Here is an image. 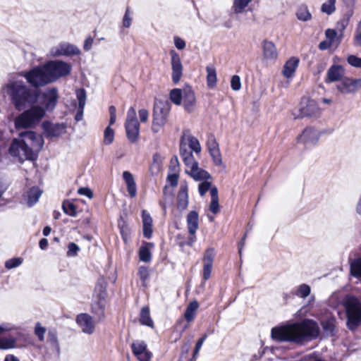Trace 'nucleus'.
<instances>
[{
  "mask_svg": "<svg viewBox=\"0 0 361 361\" xmlns=\"http://www.w3.org/2000/svg\"><path fill=\"white\" fill-rule=\"evenodd\" d=\"M185 173L190 176L196 181H207V180L212 178V176L209 174V173L204 169L199 168V165L197 166V169H194L193 171H190L185 170Z\"/></svg>",
  "mask_w": 361,
  "mask_h": 361,
  "instance_id": "nucleus-27",
  "label": "nucleus"
},
{
  "mask_svg": "<svg viewBox=\"0 0 361 361\" xmlns=\"http://www.w3.org/2000/svg\"><path fill=\"white\" fill-rule=\"evenodd\" d=\"M171 110V104L166 99H155L153 107L152 130L157 133L166 123Z\"/></svg>",
  "mask_w": 361,
  "mask_h": 361,
  "instance_id": "nucleus-7",
  "label": "nucleus"
},
{
  "mask_svg": "<svg viewBox=\"0 0 361 361\" xmlns=\"http://www.w3.org/2000/svg\"><path fill=\"white\" fill-rule=\"evenodd\" d=\"M209 154L212 158L214 164L216 166H220L222 164V159H221V156L219 149L212 150V152H209Z\"/></svg>",
  "mask_w": 361,
  "mask_h": 361,
  "instance_id": "nucleus-57",
  "label": "nucleus"
},
{
  "mask_svg": "<svg viewBox=\"0 0 361 361\" xmlns=\"http://www.w3.org/2000/svg\"><path fill=\"white\" fill-rule=\"evenodd\" d=\"M106 286L107 284L104 277L98 279L94 288L97 298L105 299L106 296Z\"/></svg>",
  "mask_w": 361,
  "mask_h": 361,
  "instance_id": "nucleus-32",
  "label": "nucleus"
},
{
  "mask_svg": "<svg viewBox=\"0 0 361 361\" xmlns=\"http://www.w3.org/2000/svg\"><path fill=\"white\" fill-rule=\"evenodd\" d=\"M140 322L142 325L149 327H154V322L150 316L149 308L145 306L141 309L140 314Z\"/></svg>",
  "mask_w": 361,
  "mask_h": 361,
  "instance_id": "nucleus-30",
  "label": "nucleus"
},
{
  "mask_svg": "<svg viewBox=\"0 0 361 361\" xmlns=\"http://www.w3.org/2000/svg\"><path fill=\"white\" fill-rule=\"evenodd\" d=\"M207 334H204L201 338H200L197 340V341L195 344V349L193 350V354H192L193 358L196 357L197 355H198L199 351L201 349V348H202L204 341L207 339Z\"/></svg>",
  "mask_w": 361,
  "mask_h": 361,
  "instance_id": "nucleus-55",
  "label": "nucleus"
},
{
  "mask_svg": "<svg viewBox=\"0 0 361 361\" xmlns=\"http://www.w3.org/2000/svg\"><path fill=\"white\" fill-rule=\"evenodd\" d=\"M23 263L21 257H13L5 262V267L8 269H11L19 267Z\"/></svg>",
  "mask_w": 361,
  "mask_h": 361,
  "instance_id": "nucleus-48",
  "label": "nucleus"
},
{
  "mask_svg": "<svg viewBox=\"0 0 361 361\" xmlns=\"http://www.w3.org/2000/svg\"><path fill=\"white\" fill-rule=\"evenodd\" d=\"M114 139V131L110 126H107L104 132V143L109 145L113 142Z\"/></svg>",
  "mask_w": 361,
  "mask_h": 361,
  "instance_id": "nucleus-45",
  "label": "nucleus"
},
{
  "mask_svg": "<svg viewBox=\"0 0 361 361\" xmlns=\"http://www.w3.org/2000/svg\"><path fill=\"white\" fill-rule=\"evenodd\" d=\"M76 323L82 329V331L87 334H92L94 331V324L92 317L87 313L79 314L76 317Z\"/></svg>",
  "mask_w": 361,
  "mask_h": 361,
  "instance_id": "nucleus-16",
  "label": "nucleus"
},
{
  "mask_svg": "<svg viewBox=\"0 0 361 361\" xmlns=\"http://www.w3.org/2000/svg\"><path fill=\"white\" fill-rule=\"evenodd\" d=\"M171 57L172 68V80L174 84H177L183 75V65L179 54L174 50L170 51Z\"/></svg>",
  "mask_w": 361,
  "mask_h": 361,
  "instance_id": "nucleus-15",
  "label": "nucleus"
},
{
  "mask_svg": "<svg viewBox=\"0 0 361 361\" xmlns=\"http://www.w3.org/2000/svg\"><path fill=\"white\" fill-rule=\"evenodd\" d=\"M183 90L174 88L170 91V100L176 105H180L183 100Z\"/></svg>",
  "mask_w": 361,
  "mask_h": 361,
  "instance_id": "nucleus-37",
  "label": "nucleus"
},
{
  "mask_svg": "<svg viewBox=\"0 0 361 361\" xmlns=\"http://www.w3.org/2000/svg\"><path fill=\"white\" fill-rule=\"evenodd\" d=\"M51 83L58 79L68 75L72 71L71 63L62 60H51L45 63Z\"/></svg>",
  "mask_w": 361,
  "mask_h": 361,
  "instance_id": "nucleus-8",
  "label": "nucleus"
},
{
  "mask_svg": "<svg viewBox=\"0 0 361 361\" xmlns=\"http://www.w3.org/2000/svg\"><path fill=\"white\" fill-rule=\"evenodd\" d=\"M118 228L120 230L121 235L124 241H126L129 235V228L126 222L123 220H120L118 224Z\"/></svg>",
  "mask_w": 361,
  "mask_h": 361,
  "instance_id": "nucleus-46",
  "label": "nucleus"
},
{
  "mask_svg": "<svg viewBox=\"0 0 361 361\" xmlns=\"http://www.w3.org/2000/svg\"><path fill=\"white\" fill-rule=\"evenodd\" d=\"M76 97L78 101V106L84 108L86 102V92L85 89L80 88L77 90Z\"/></svg>",
  "mask_w": 361,
  "mask_h": 361,
  "instance_id": "nucleus-50",
  "label": "nucleus"
},
{
  "mask_svg": "<svg viewBox=\"0 0 361 361\" xmlns=\"http://www.w3.org/2000/svg\"><path fill=\"white\" fill-rule=\"evenodd\" d=\"M347 61L351 66L361 68V58L351 54L347 57Z\"/></svg>",
  "mask_w": 361,
  "mask_h": 361,
  "instance_id": "nucleus-51",
  "label": "nucleus"
},
{
  "mask_svg": "<svg viewBox=\"0 0 361 361\" xmlns=\"http://www.w3.org/2000/svg\"><path fill=\"white\" fill-rule=\"evenodd\" d=\"M47 343L56 350V351L60 353V345L58 341L57 333L55 330H49L47 334Z\"/></svg>",
  "mask_w": 361,
  "mask_h": 361,
  "instance_id": "nucleus-36",
  "label": "nucleus"
},
{
  "mask_svg": "<svg viewBox=\"0 0 361 361\" xmlns=\"http://www.w3.org/2000/svg\"><path fill=\"white\" fill-rule=\"evenodd\" d=\"M138 274L142 281H145L149 279V272L146 267L141 266L138 269Z\"/></svg>",
  "mask_w": 361,
  "mask_h": 361,
  "instance_id": "nucleus-61",
  "label": "nucleus"
},
{
  "mask_svg": "<svg viewBox=\"0 0 361 361\" xmlns=\"http://www.w3.org/2000/svg\"><path fill=\"white\" fill-rule=\"evenodd\" d=\"M263 56L266 59H274L277 57V51L274 44L264 40L262 42Z\"/></svg>",
  "mask_w": 361,
  "mask_h": 361,
  "instance_id": "nucleus-26",
  "label": "nucleus"
},
{
  "mask_svg": "<svg viewBox=\"0 0 361 361\" xmlns=\"http://www.w3.org/2000/svg\"><path fill=\"white\" fill-rule=\"evenodd\" d=\"M169 169L173 172L179 171V161L177 156H173L170 161Z\"/></svg>",
  "mask_w": 361,
  "mask_h": 361,
  "instance_id": "nucleus-62",
  "label": "nucleus"
},
{
  "mask_svg": "<svg viewBox=\"0 0 361 361\" xmlns=\"http://www.w3.org/2000/svg\"><path fill=\"white\" fill-rule=\"evenodd\" d=\"M214 256L215 250L214 248L209 247L207 249L203 259L204 264H213Z\"/></svg>",
  "mask_w": 361,
  "mask_h": 361,
  "instance_id": "nucleus-49",
  "label": "nucleus"
},
{
  "mask_svg": "<svg viewBox=\"0 0 361 361\" xmlns=\"http://www.w3.org/2000/svg\"><path fill=\"white\" fill-rule=\"evenodd\" d=\"M231 87L233 90L238 91L241 88L240 78L238 75H234L231 80Z\"/></svg>",
  "mask_w": 361,
  "mask_h": 361,
  "instance_id": "nucleus-58",
  "label": "nucleus"
},
{
  "mask_svg": "<svg viewBox=\"0 0 361 361\" xmlns=\"http://www.w3.org/2000/svg\"><path fill=\"white\" fill-rule=\"evenodd\" d=\"M45 332L46 329L42 326L39 323H37L35 327V334L40 341H44Z\"/></svg>",
  "mask_w": 361,
  "mask_h": 361,
  "instance_id": "nucleus-56",
  "label": "nucleus"
},
{
  "mask_svg": "<svg viewBox=\"0 0 361 361\" xmlns=\"http://www.w3.org/2000/svg\"><path fill=\"white\" fill-rule=\"evenodd\" d=\"M319 334L317 322L313 319H305L300 322L272 328L271 336L278 342L302 344L305 341L316 338Z\"/></svg>",
  "mask_w": 361,
  "mask_h": 361,
  "instance_id": "nucleus-1",
  "label": "nucleus"
},
{
  "mask_svg": "<svg viewBox=\"0 0 361 361\" xmlns=\"http://www.w3.org/2000/svg\"><path fill=\"white\" fill-rule=\"evenodd\" d=\"M178 172H174L172 174H169L167 176V180L170 183L172 187H176L178 183Z\"/></svg>",
  "mask_w": 361,
  "mask_h": 361,
  "instance_id": "nucleus-64",
  "label": "nucleus"
},
{
  "mask_svg": "<svg viewBox=\"0 0 361 361\" xmlns=\"http://www.w3.org/2000/svg\"><path fill=\"white\" fill-rule=\"evenodd\" d=\"M2 90L8 96L11 104L18 111H22L37 104L41 96V90L33 89L23 80L14 78H9Z\"/></svg>",
  "mask_w": 361,
  "mask_h": 361,
  "instance_id": "nucleus-3",
  "label": "nucleus"
},
{
  "mask_svg": "<svg viewBox=\"0 0 361 361\" xmlns=\"http://www.w3.org/2000/svg\"><path fill=\"white\" fill-rule=\"evenodd\" d=\"M16 340L14 338H4L1 339L0 348L7 349L11 348L15 346Z\"/></svg>",
  "mask_w": 361,
  "mask_h": 361,
  "instance_id": "nucleus-54",
  "label": "nucleus"
},
{
  "mask_svg": "<svg viewBox=\"0 0 361 361\" xmlns=\"http://www.w3.org/2000/svg\"><path fill=\"white\" fill-rule=\"evenodd\" d=\"M183 101L185 109L188 112L192 111L195 104V95L190 87L183 88Z\"/></svg>",
  "mask_w": 361,
  "mask_h": 361,
  "instance_id": "nucleus-18",
  "label": "nucleus"
},
{
  "mask_svg": "<svg viewBox=\"0 0 361 361\" xmlns=\"http://www.w3.org/2000/svg\"><path fill=\"white\" fill-rule=\"evenodd\" d=\"M15 119V126L18 129L34 127L44 117L46 113L44 108L39 105L33 104Z\"/></svg>",
  "mask_w": 361,
  "mask_h": 361,
  "instance_id": "nucleus-6",
  "label": "nucleus"
},
{
  "mask_svg": "<svg viewBox=\"0 0 361 361\" xmlns=\"http://www.w3.org/2000/svg\"><path fill=\"white\" fill-rule=\"evenodd\" d=\"M62 209L63 212L71 216H76V206L71 201L66 200L62 203Z\"/></svg>",
  "mask_w": 361,
  "mask_h": 361,
  "instance_id": "nucleus-40",
  "label": "nucleus"
},
{
  "mask_svg": "<svg viewBox=\"0 0 361 361\" xmlns=\"http://www.w3.org/2000/svg\"><path fill=\"white\" fill-rule=\"evenodd\" d=\"M252 0H233L231 10L235 14L242 13Z\"/></svg>",
  "mask_w": 361,
  "mask_h": 361,
  "instance_id": "nucleus-35",
  "label": "nucleus"
},
{
  "mask_svg": "<svg viewBox=\"0 0 361 361\" xmlns=\"http://www.w3.org/2000/svg\"><path fill=\"white\" fill-rule=\"evenodd\" d=\"M142 219L143 235L145 238L150 239L152 236V218L148 212L142 210Z\"/></svg>",
  "mask_w": 361,
  "mask_h": 361,
  "instance_id": "nucleus-21",
  "label": "nucleus"
},
{
  "mask_svg": "<svg viewBox=\"0 0 361 361\" xmlns=\"http://www.w3.org/2000/svg\"><path fill=\"white\" fill-rule=\"evenodd\" d=\"M212 183L209 181H203L199 184L198 190L201 196H204L210 189Z\"/></svg>",
  "mask_w": 361,
  "mask_h": 361,
  "instance_id": "nucleus-59",
  "label": "nucleus"
},
{
  "mask_svg": "<svg viewBox=\"0 0 361 361\" xmlns=\"http://www.w3.org/2000/svg\"><path fill=\"white\" fill-rule=\"evenodd\" d=\"M199 307L197 301L194 300L189 303L184 313L185 319L188 322H190L195 318V312Z\"/></svg>",
  "mask_w": 361,
  "mask_h": 361,
  "instance_id": "nucleus-33",
  "label": "nucleus"
},
{
  "mask_svg": "<svg viewBox=\"0 0 361 361\" xmlns=\"http://www.w3.org/2000/svg\"><path fill=\"white\" fill-rule=\"evenodd\" d=\"M42 128L44 136L48 139L57 137L66 132V124L65 123H52L44 121L42 123Z\"/></svg>",
  "mask_w": 361,
  "mask_h": 361,
  "instance_id": "nucleus-11",
  "label": "nucleus"
},
{
  "mask_svg": "<svg viewBox=\"0 0 361 361\" xmlns=\"http://www.w3.org/2000/svg\"><path fill=\"white\" fill-rule=\"evenodd\" d=\"M343 68L340 65H332L326 73L325 79L326 83H331L336 81H341L343 75Z\"/></svg>",
  "mask_w": 361,
  "mask_h": 361,
  "instance_id": "nucleus-20",
  "label": "nucleus"
},
{
  "mask_svg": "<svg viewBox=\"0 0 361 361\" xmlns=\"http://www.w3.org/2000/svg\"><path fill=\"white\" fill-rule=\"evenodd\" d=\"M152 243L145 242L139 250L140 260L143 262H149L152 260V253L149 247H153Z\"/></svg>",
  "mask_w": 361,
  "mask_h": 361,
  "instance_id": "nucleus-28",
  "label": "nucleus"
},
{
  "mask_svg": "<svg viewBox=\"0 0 361 361\" xmlns=\"http://www.w3.org/2000/svg\"><path fill=\"white\" fill-rule=\"evenodd\" d=\"M319 108L317 102L313 99L303 97L299 104L298 114L295 118H317L319 115Z\"/></svg>",
  "mask_w": 361,
  "mask_h": 361,
  "instance_id": "nucleus-9",
  "label": "nucleus"
},
{
  "mask_svg": "<svg viewBox=\"0 0 361 361\" xmlns=\"http://www.w3.org/2000/svg\"><path fill=\"white\" fill-rule=\"evenodd\" d=\"M138 122L137 114L133 106H130L128 111L125 123Z\"/></svg>",
  "mask_w": 361,
  "mask_h": 361,
  "instance_id": "nucleus-53",
  "label": "nucleus"
},
{
  "mask_svg": "<svg viewBox=\"0 0 361 361\" xmlns=\"http://www.w3.org/2000/svg\"><path fill=\"white\" fill-rule=\"evenodd\" d=\"M42 190L38 187H32L27 190V204L28 207H31L38 202L40 196L42 195Z\"/></svg>",
  "mask_w": 361,
  "mask_h": 361,
  "instance_id": "nucleus-29",
  "label": "nucleus"
},
{
  "mask_svg": "<svg viewBox=\"0 0 361 361\" xmlns=\"http://www.w3.org/2000/svg\"><path fill=\"white\" fill-rule=\"evenodd\" d=\"M139 361H150L152 357V353L147 350L138 355H135Z\"/></svg>",
  "mask_w": 361,
  "mask_h": 361,
  "instance_id": "nucleus-60",
  "label": "nucleus"
},
{
  "mask_svg": "<svg viewBox=\"0 0 361 361\" xmlns=\"http://www.w3.org/2000/svg\"><path fill=\"white\" fill-rule=\"evenodd\" d=\"M343 305L345 310L346 326L354 331L361 325V303L356 297L348 295L343 300Z\"/></svg>",
  "mask_w": 361,
  "mask_h": 361,
  "instance_id": "nucleus-4",
  "label": "nucleus"
},
{
  "mask_svg": "<svg viewBox=\"0 0 361 361\" xmlns=\"http://www.w3.org/2000/svg\"><path fill=\"white\" fill-rule=\"evenodd\" d=\"M40 97H42V104L41 106L44 109L45 113L47 111L52 112L55 109L59 99L58 89L55 87H50L42 94L41 93Z\"/></svg>",
  "mask_w": 361,
  "mask_h": 361,
  "instance_id": "nucleus-10",
  "label": "nucleus"
},
{
  "mask_svg": "<svg viewBox=\"0 0 361 361\" xmlns=\"http://www.w3.org/2000/svg\"><path fill=\"white\" fill-rule=\"evenodd\" d=\"M51 53L54 56H78L80 54L81 51L76 45L68 42H62L52 48Z\"/></svg>",
  "mask_w": 361,
  "mask_h": 361,
  "instance_id": "nucleus-13",
  "label": "nucleus"
},
{
  "mask_svg": "<svg viewBox=\"0 0 361 361\" xmlns=\"http://www.w3.org/2000/svg\"><path fill=\"white\" fill-rule=\"evenodd\" d=\"M336 88L343 94H355L361 88V78L345 77L337 84Z\"/></svg>",
  "mask_w": 361,
  "mask_h": 361,
  "instance_id": "nucleus-12",
  "label": "nucleus"
},
{
  "mask_svg": "<svg viewBox=\"0 0 361 361\" xmlns=\"http://www.w3.org/2000/svg\"><path fill=\"white\" fill-rule=\"evenodd\" d=\"M183 161L186 166L190 167V171L197 169L199 165L198 162L195 160L193 155H192V157H184Z\"/></svg>",
  "mask_w": 361,
  "mask_h": 361,
  "instance_id": "nucleus-52",
  "label": "nucleus"
},
{
  "mask_svg": "<svg viewBox=\"0 0 361 361\" xmlns=\"http://www.w3.org/2000/svg\"><path fill=\"white\" fill-rule=\"evenodd\" d=\"M207 72V84L209 88H214L217 82L216 71L213 66H207L206 67Z\"/></svg>",
  "mask_w": 361,
  "mask_h": 361,
  "instance_id": "nucleus-31",
  "label": "nucleus"
},
{
  "mask_svg": "<svg viewBox=\"0 0 361 361\" xmlns=\"http://www.w3.org/2000/svg\"><path fill=\"white\" fill-rule=\"evenodd\" d=\"M131 349L134 355H138L147 350V345L144 341H135L132 343Z\"/></svg>",
  "mask_w": 361,
  "mask_h": 361,
  "instance_id": "nucleus-39",
  "label": "nucleus"
},
{
  "mask_svg": "<svg viewBox=\"0 0 361 361\" xmlns=\"http://www.w3.org/2000/svg\"><path fill=\"white\" fill-rule=\"evenodd\" d=\"M322 326L324 331L327 336H333L336 334V326L334 320L326 319L322 322Z\"/></svg>",
  "mask_w": 361,
  "mask_h": 361,
  "instance_id": "nucleus-38",
  "label": "nucleus"
},
{
  "mask_svg": "<svg viewBox=\"0 0 361 361\" xmlns=\"http://www.w3.org/2000/svg\"><path fill=\"white\" fill-rule=\"evenodd\" d=\"M188 140L189 147L192 151L195 152V153H200L201 152V146L200 142L196 137L189 135L188 136Z\"/></svg>",
  "mask_w": 361,
  "mask_h": 361,
  "instance_id": "nucleus-44",
  "label": "nucleus"
},
{
  "mask_svg": "<svg viewBox=\"0 0 361 361\" xmlns=\"http://www.w3.org/2000/svg\"><path fill=\"white\" fill-rule=\"evenodd\" d=\"M80 247L75 243L71 242L68 245L66 255L68 257H76L80 251Z\"/></svg>",
  "mask_w": 361,
  "mask_h": 361,
  "instance_id": "nucleus-47",
  "label": "nucleus"
},
{
  "mask_svg": "<svg viewBox=\"0 0 361 361\" xmlns=\"http://www.w3.org/2000/svg\"><path fill=\"white\" fill-rule=\"evenodd\" d=\"M105 299L97 298V300L92 305V312L97 321H101L105 317Z\"/></svg>",
  "mask_w": 361,
  "mask_h": 361,
  "instance_id": "nucleus-23",
  "label": "nucleus"
},
{
  "mask_svg": "<svg viewBox=\"0 0 361 361\" xmlns=\"http://www.w3.org/2000/svg\"><path fill=\"white\" fill-rule=\"evenodd\" d=\"M311 293V288L309 285L302 283L298 287L295 295L302 298H306Z\"/></svg>",
  "mask_w": 361,
  "mask_h": 361,
  "instance_id": "nucleus-43",
  "label": "nucleus"
},
{
  "mask_svg": "<svg viewBox=\"0 0 361 361\" xmlns=\"http://www.w3.org/2000/svg\"><path fill=\"white\" fill-rule=\"evenodd\" d=\"M350 275L361 279V257L355 258L350 264Z\"/></svg>",
  "mask_w": 361,
  "mask_h": 361,
  "instance_id": "nucleus-34",
  "label": "nucleus"
},
{
  "mask_svg": "<svg viewBox=\"0 0 361 361\" xmlns=\"http://www.w3.org/2000/svg\"><path fill=\"white\" fill-rule=\"evenodd\" d=\"M180 155L183 158V159H184V157H192V155H193L192 152H189L188 150L186 145L183 143L182 140L180 141Z\"/></svg>",
  "mask_w": 361,
  "mask_h": 361,
  "instance_id": "nucleus-63",
  "label": "nucleus"
},
{
  "mask_svg": "<svg viewBox=\"0 0 361 361\" xmlns=\"http://www.w3.org/2000/svg\"><path fill=\"white\" fill-rule=\"evenodd\" d=\"M297 18L299 20L306 22L312 18V14L310 13L307 6H300L296 12Z\"/></svg>",
  "mask_w": 361,
  "mask_h": 361,
  "instance_id": "nucleus-41",
  "label": "nucleus"
},
{
  "mask_svg": "<svg viewBox=\"0 0 361 361\" xmlns=\"http://www.w3.org/2000/svg\"><path fill=\"white\" fill-rule=\"evenodd\" d=\"M125 128L128 140L131 143H135L140 134L139 122L125 123Z\"/></svg>",
  "mask_w": 361,
  "mask_h": 361,
  "instance_id": "nucleus-19",
  "label": "nucleus"
},
{
  "mask_svg": "<svg viewBox=\"0 0 361 361\" xmlns=\"http://www.w3.org/2000/svg\"><path fill=\"white\" fill-rule=\"evenodd\" d=\"M123 178L127 185V191L130 197H134L137 195V187L133 174L128 171H123Z\"/></svg>",
  "mask_w": 361,
  "mask_h": 361,
  "instance_id": "nucleus-25",
  "label": "nucleus"
},
{
  "mask_svg": "<svg viewBox=\"0 0 361 361\" xmlns=\"http://www.w3.org/2000/svg\"><path fill=\"white\" fill-rule=\"evenodd\" d=\"M188 188L186 183L181 184L177 195V209L180 212L185 210L188 206Z\"/></svg>",
  "mask_w": 361,
  "mask_h": 361,
  "instance_id": "nucleus-17",
  "label": "nucleus"
},
{
  "mask_svg": "<svg viewBox=\"0 0 361 361\" xmlns=\"http://www.w3.org/2000/svg\"><path fill=\"white\" fill-rule=\"evenodd\" d=\"M300 60L297 57H291L283 66V74L286 78H291L298 66Z\"/></svg>",
  "mask_w": 361,
  "mask_h": 361,
  "instance_id": "nucleus-24",
  "label": "nucleus"
},
{
  "mask_svg": "<svg viewBox=\"0 0 361 361\" xmlns=\"http://www.w3.org/2000/svg\"><path fill=\"white\" fill-rule=\"evenodd\" d=\"M43 136L33 130H25L19 133V138H14L9 147L8 153L23 163L25 160L36 161L43 148Z\"/></svg>",
  "mask_w": 361,
  "mask_h": 361,
  "instance_id": "nucleus-2",
  "label": "nucleus"
},
{
  "mask_svg": "<svg viewBox=\"0 0 361 361\" xmlns=\"http://www.w3.org/2000/svg\"><path fill=\"white\" fill-rule=\"evenodd\" d=\"M336 0H327L321 6L322 12L327 15H331L336 11Z\"/></svg>",
  "mask_w": 361,
  "mask_h": 361,
  "instance_id": "nucleus-42",
  "label": "nucleus"
},
{
  "mask_svg": "<svg viewBox=\"0 0 361 361\" xmlns=\"http://www.w3.org/2000/svg\"><path fill=\"white\" fill-rule=\"evenodd\" d=\"M46 64L35 66L30 70L21 71L18 75L23 77L33 89H39L51 83Z\"/></svg>",
  "mask_w": 361,
  "mask_h": 361,
  "instance_id": "nucleus-5",
  "label": "nucleus"
},
{
  "mask_svg": "<svg viewBox=\"0 0 361 361\" xmlns=\"http://www.w3.org/2000/svg\"><path fill=\"white\" fill-rule=\"evenodd\" d=\"M199 214L195 211H190L187 215V227L189 234H195L199 227Z\"/></svg>",
  "mask_w": 361,
  "mask_h": 361,
  "instance_id": "nucleus-22",
  "label": "nucleus"
},
{
  "mask_svg": "<svg viewBox=\"0 0 361 361\" xmlns=\"http://www.w3.org/2000/svg\"><path fill=\"white\" fill-rule=\"evenodd\" d=\"M321 133L312 127L306 128L298 137V142L306 145H316L320 138Z\"/></svg>",
  "mask_w": 361,
  "mask_h": 361,
  "instance_id": "nucleus-14",
  "label": "nucleus"
}]
</instances>
